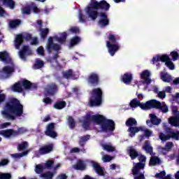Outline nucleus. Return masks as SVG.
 <instances>
[{
    "label": "nucleus",
    "instance_id": "obj_57",
    "mask_svg": "<svg viewBox=\"0 0 179 179\" xmlns=\"http://www.w3.org/2000/svg\"><path fill=\"white\" fill-rule=\"evenodd\" d=\"M69 31H71V33H73L75 34L79 33V29L76 27H72L70 29Z\"/></svg>",
    "mask_w": 179,
    "mask_h": 179
},
{
    "label": "nucleus",
    "instance_id": "obj_44",
    "mask_svg": "<svg viewBox=\"0 0 179 179\" xmlns=\"http://www.w3.org/2000/svg\"><path fill=\"white\" fill-rule=\"evenodd\" d=\"M78 43H80V38L78 36H76L71 40L70 47H73V45H76Z\"/></svg>",
    "mask_w": 179,
    "mask_h": 179
},
{
    "label": "nucleus",
    "instance_id": "obj_47",
    "mask_svg": "<svg viewBox=\"0 0 179 179\" xmlns=\"http://www.w3.org/2000/svg\"><path fill=\"white\" fill-rule=\"evenodd\" d=\"M44 166H43L41 164H37L35 167V172L36 173V174H41V173L44 171Z\"/></svg>",
    "mask_w": 179,
    "mask_h": 179
},
{
    "label": "nucleus",
    "instance_id": "obj_12",
    "mask_svg": "<svg viewBox=\"0 0 179 179\" xmlns=\"http://www.w3.org/2000/svg\"><path fill=\"white\" fill-rule=\"evenodd\" d=\"M146 105L149 106V110H150L151 108H158L162 111V113H164V114H166V113H169V106H167V105H166V103L164 102L161 103L156 99H152L148 101Z\"/></svg>",
    "mask_w": 179,
    "mask_h": 179
},
{
    "label": "nucleus",
    "instance_id": "obj_55",
    "mask_svg": "<svg viewBox=\"0 0 179 179\" xmlns=\"http://www.w3.org/2000/svg\"><path fill=\"white\" fill-rule=\"evenodd\" d=\"M102 160L104 163H107L108 162H111L112 160V158L110 156L108 155H103V158H102Z\"/></svg>",
    "mask_w": 179,
    "mask_h": 179
},
{
    "label": "nucleus",
    "instance_id": "obj_25",
    "mask_svg": "<svg viewBox=\"0 0 179 179\" xmlns=\"http://www.w3.org/2000/svg\"><path fill=\"white\" fill-rule=\"evenodd\" d=\"M45 135L50 138H57V133L54 131V123H51L47 127Z\"/></svg>",
    "mask_w": 179,
    "mask_h": 179
},
{
    "label": "nucleus",
    "instance_id": "obj_11",
    "mask_svg": "<svg viewBox=\"0 0 179 179\" xmlns=\"http://www.w3.org/2000/svg\"><path fill=\"white\" fill-rule=\"evenodd\" d=\"M101 96H103V92L100 88L94 89L90 99V106H100L101 104Z\"/></svg>",
    "mask_w": 179,
    "mask_h": 179
},
{
    "label": "nucleus",
    "instance_id": "obj_15",
    "mask_svg": "<svg viewBox=\"0 0 179 179\" xmlns=\"http://www.w3.org/2000/svg\"><path fill=\"white\" fill-rule=\"evenodd\" d=\"M23 40H27V41H29V40H31V35L27 33L16 35L15 37L14 43V45L16 50H19V48H20V45H22Z\"/></svg>",
    "mask_w": 179,
    "mask_h": 179
},
{
    "label": "nucleus",
    "instance_id": "obj_5",
    "mask_svg": "<svg viewBox=\"0 0 179 179\" xmlns=\"http://www.w3.org/2000/svg\"><path fill=\"white\" fill-rule=\"evenodd\" d=\"M128 153L132 160L135 158L138 157L139 162L136 164L132 169L134 179H145V163L146 162V157L140 155L138 151L135 150L134 147H130L128 150Z\"/></svg>",
    "mask_w": 179,
    "mask_h": 179
},
{
    "label": "nucleus",
    "instance_id": "obj_59",
    "mask_svg": "<svg viewBox=\"0 0 179 179\" xmlns=\"http://www.w3.org/2000/svg\"><path fill=\"white\" fill-rule=\"evenodd\" d=\"M38 44V39L37 38H33L31 41V45H37Z\"/></svg>",
    "mask_w": 179,
    "mask_h": 179
},
{
    "label": "nucleus",
    "instance_id": "obj_36",
    "mask_svg": "<svg viewBox=\"0 0 179 179\" xmlns=\"http://www.w3.org/2000/svg\"><path fill=\"white\" fill-rule=\"evenodd\" d=\"M43 66H44V62L40 59H36V63L33 66L34 69H40L41 68H43Z\"/></svg>",
    "mask_w": 179,
    "mask_h": 179
},
{
    "label": "nucleus",
    "instance_id": "obj_27",
    "mask_svg": "<svg viewBox=\"0 0 179 179\" xmlns=\"http://www.w3.org/2000/svg\"><path fill=\"white\" fill-rule=\"evenodd\" d=\"M63 78H65V79H73L75 80V79H78V78H79V75L73 76V71L72 69H69L66 72H63Z\"/></svg>",
    "mask_w": 179,
    "mask_h": 179
},
{
    "label": "nucleus",
    "instance_id": "obj_10",
    "mask_svg": "<svg viewBox=\"0 0 179 179\" xmlns=\"http://www.w3.org/2000/svg\"><path fill=\"white\" fill-rule=\"evenodd\" d=\"M36 85L31 84L29 80H24L22 81H20L18 83H16L13 87L12 90L13 92H17V93H22L23 92V90L25 89L26 90L32 89H36Z\"/></svg>",
    "mask_w": 179,
    "mask_h": 179
},
{
    "label": "nucleus",
    "instance_id": "obj_37",
    "mask_svg": "<svg viewBox=\"0 0 179 179\" xmlns=\"http://www.w3.org/2000/svg\"><path fill=\"white\" fill-rule=\"evenodd\" d=\"M29 155V150L24 151L21 153H15L11 155V157H13V159H20L21 157H23V156H27Z\"/></svg>",
    "mask_w": 179,
    "mask_h": 179
},
{
    "label": "nucleus",
    "instance_id": "obj_62",
    "mask_svg": "<svg viewBox=\"0 0 179 179\" xmlns=\"http://www.w3.org/2000/svg\"><path fill=\"white\" fill-rule=\"evenodd\" d=\"M10 125V122H5L1 124V128H8Z\"/></svg>",
    "mask_w": 179,
    "mask_h": 179
},
{
    "label": "nucleus",
    "instance_id": "obj_45",
    "mask_svg": "<svg viewBox=\"0 0 179 179\" xmlns=\"http://www.w3.org/2000/svg\"><path fill=\"white\" fill-rule=\"evenodd\" d=\"M27 132V129L24 127H20L17 129V131H15V136H19V135H22V134H26Z\"/></svg>",
    "mask_w": 179,
    "mask_h": 179
},
{
    "label": "nucleus",
    "instance_id": "obj_33",
    "mask_svg": "<svg viewBox=\"0 0 179 179\" xmlns=\"http://www.w3.org/2000/svg\"><path fill=\"white\" fill-rule=\"evenodd\" d=\"M76 170H85L86 169V163L83 160H78L77 164L74 166Z\"/></svg>",
    "mask_w": 179,
    "mask_h": 179
},
{
    "label": "nucleus",
    "instance_id": "obj_8",
    "mask_svg": "<svg viewBox=\"0 0 179 179\" xmlns=\"http://www.w3.org/2000/svg\"><path fill=\"white\" fill-rule=\"evenodd\" d=\"M108 37L109 41H106V46L110 55H111V57H114V55H115V52H117L121 48L120 44L116 43L117 41L120 40V36L110 33Z\"/></svg>",
    "mask_w": 179,
    "mask_h": 179
},
{
    "label": "nucleus",
    "instance_id": "obj_17",
    "mask_svg": "<svg viewBox=\"0 0 179 179\" xmlns=\"http://www.w3.org/2000/svg\"><path fill=\"white\" fill-rule=\"evenodd\" d=\"M53 149V144L43 145L41 147L38 151L35 152V155L36 156H43V155H48V153H51V152H52Z\"/></svg>",
    "mask_w": 179,
    "mask_h": 179
},
{
    "label": "nucleus",
    "instance_id": "obj_56",
    "mask_svg": "<svg viewBox=\"0 0 179 179\" xmlns=\"http://www.w3.org/2000/svg\"><path fill=\"white\" fill-rule=\"evenodd\" d=\"M1 93H2V90H0V104L1 103H3V101H5V99H6V95L5 94Z\"/></svg>",
    "mask_w": 179,
    "mask_h": 179
},
{
    "label": "nucleus",
    "instance_id": "obj_48",
    "mask_svg": "<svg viewBox=\"0 0 179 179\" xmlns=\"http://www.w3.org/2000/svg\"><path fill=\"white\" fill-rule=\"evenodd\" d=\"M52 166H54V161L48 160L46 163L44 164L43 167H45V169H48V170H51Z\"/></svg>",
    "mask_w": 179,
    "mask_h": 179
},
{
    "label": "nucleus",
    "instance_id": "obj_43",
    "mask_svg": "<svg viewBox=\"0 0 179 179\" xmlns=\"http://www.w3.org/2000/svg\"><path fill=\"white\" fill-rule=\"evenodd\" d=\"M19 24H20V20H15L10 21L9 23V26L10 29H15V27H17Z\"/></svg>",
    "mask_w": 179,
    "mask_h": 179
},
{
    "label": "nucleus",
    "instance_id": "obj_9",
    "mask_svg": "<svg viewBox=\"0 0 179 179\" xmlns=\"http://www.w3.org/2000/svg\"><path fill=\"white\" fill-rule=\"evenodd\" d=\"M138 125V122L134 117H129L126 121V127H129L127 131L129 133V136L130 138H134L138 132L142 131L143 127H136Z\"/></svg>",
    "mask_w": 179,
    "mask_h": 179
},
{
    "label": "nucleus",
    "instance_id": "obj_28",
    "mask_svg": "<svg viewBox=\"0 0 179 179\" xmlns=\"http://www.w3.org/2000/svg\"><path fill=\"white\" fill-rule=\"evenodd\" d=\"M143 149L146 153H149V155L153 156V148L150 146V141H146L143 145Z\"/></svg>",
    "mask_w": 179,
    "mask_h": 179
},
{
    "label": "nucleus",
    "instance_id": "obj_21",
    "mask_svg": "<svg viewBox=\"0 0 179 179\" xmlns=\"http://www.w3.org/2000/svg\"><path fill=\"white\" fill-rule=\"evenodd\" d=\"M30 9H33L34 13H38V12H40V10L37 8L36 3H31L29 6H26L22 8V13L24 15H30L31 12Z\"/></svg>",
    "mask_w": 179,
    "mask_h": 179
},
{
    "label": "nucleus",
    "instance_id": "obj_51",
    "mask_svg": "<svg viewBox=\"0 0 179 179\" xmlns=\"http://www.w3.org/2000/svg\"><path fill=\"white\" fill-rule=\"evenodd\" d=\"M155 177V178H163V177H166V171H162L160 173H156Z\"/></svg>",
    "mask_w": 179,
    "mask_h": 179
},
{
    "label": "nucleus",
    "instance_id": "obj_24",
    "mask_svg": "<svg viewBox=\"0 0 179 179\" xmlns=\"http://www.w3.org/2000/svg\"><path fill=\"white\" fill-rule=\"evenodd\" d=\"M91 164L99 176H106V170L100 166V164H97V162L94 161H91Z\"/></svg>",
    "mask_w": 179,
    "mask_h": 179
},
{
    "label": "nucleus",
    "instance_id": "obj_63",
    "mask_svg": "<svg viewBox=\"0 0 179 179\" xmlns=\"http://www.w3.org/2000/svg\"><path fill=\"white\" fill-rule=\"evenodd\" d=\"M173 100H178L179 99V92L176 93L174 95H172Z\"/></svg>",
    "mask_w": 179,
    "mask_h": 179
},
{
    "label": "nucleus",
    "instance_id": "obj_18",
    "mask_svg": "<svg viewBox=\"0 0 179 179\" xmlns=\"http://www.w3.org/2000/svg\"><path fill=\"white\" fill-rule=\"evenodd\" d=\"M147 104L148 102H146L145 103H141V101H139V100H138L137 99L131 100L129 103L131 108H136V107H140L142 110H149L150 105Z\"/></svg>",
    "mask_w": 179,
    "mask_h": 179
},
{
    "label": "nucleus",
    "instance_id": "obj_14",
    "mask_svg": "<svg viewBox=\"0 0 179 179\" xmlns=\"http://www.w3.org/2000/svg\"><path fill=\"white\" fill-rule=\"evenodd\" d=\"M168 134L166 135L164 133H159V139L162 142H166V141H169V139L172 138L175 139L176 141H178L179 139V131L174 130L173 129H169L167 130Z\"/></svg>",
    "mask_w": 179,
    "mask_h": 179
},
{
    "label": "nucleus",
    "instance_id": "obj_58",
    "mask_svg": "<svg viewBox=\"0 0 179 179\" xmlns=\"http://www.w3.org/2000/svg\"><path fill=\"white\" fill-rule=\"evenodd\" d=\"M43 103H45V105L47 106V105L51 104V103H52V99H51L48 97H46V98L43 99Z\"/></svg>",
    "mask_w": 179,
    "mask_h": 179
},
{
    "label": "nucleus",
    "instance_id": "obj_4",
    "mask_svg": "<svg viewBox=\"0 0 179 179\" xmlns=\"http://www.w3.org/2000/svg\"><path fill=\"white\" fill-rule=\"evenodd\" d=\"M1 114L6 120L13 121L16 117H24L23 114V105L16 99H11L3 108Z\"/></svg>",
    "mask_w": 179,
    "mask_h": 179
},
{
    "label": "nucleus",
    "instance_id": "obj_22",
    "mask_svg": "<svg viewBox=\"0 0 179 179\" xmlns=\"http://www.w3.org/2000/svg\"><path fill=\"white\" fill-rule=\"evenodd\" d=\"M32 52L27 45L23 46L22 50L19 51V57L22 61H26V55H31Z\"/></svg>",
    "mask_w": 179,
    "mask_h": 179
},
{
    "label": "nucleus",
    "instance_id": "obj_61",
    "mask_svg": "<svg viewBox=\"0 0 179 179\" xmlns=\"http://www.w3.org/2000/svg\"><path fill=\"white\" fill-rule=\"evenodd\" d=\"M5 15H6V12L5 10H3V8H2V7L0 6V17H3V16H5Z\"/></svg>",
    "mask_w": 179,
    "mask_h": 179
},
{
    "label": "nucleus",
    "instance_id": "obj_13",
    "mask_svg": "<svg viewBox=\"0 0 179 179\" xmlns=\"http://www.w3.org/2000/svg\"><path fill=\"white\" fill-rule=\"evenodd\" d=\"M159 61H161L162 62H165V65L171 71H174V69H176V66L174 65V63H173L171 59H170L169 55H157L152 58V64H155V62H159Z\"/></svg>",
    "mask_w": 179,
    "mask_h": 179
},
{
    "label": "nucleus",
    "instance_id": "obj_35",
    "mask_svg": "<svg viewBox=\"0 0 179 179\" xmlns=\"http://www.w3.org/2000/svg\"><path fill=\"white\" fill-rule=\"evenodd\" d=\"M90 139V135H86V136L80 137V141H79L80 146L83 148V146H85V143H86V142H87V141Z\"/></svg>",
    "mask_w": 179,
    "mask_h": 179
},
{
    "label": "nucleus",
    "instance_id": "obj_23",
    "mask_svg": "<svg viewBox=\"0 0 179 179\" xmlns=\"http://www.w3.org/2000/svg\"><path fill=\"white\" fill-rule=\"evenodd\" d=\"M173 142H167L165 145V148H163L162 146H158V152L159 153H162V155H167L169 152V150H171V148H173Z\"/></svg>",
    "mask_w": 179,
    "mask_h": 179
},
{
    "label": "nucleus",
    "instance_id": "obj_52",
    "mask_svg": "<svg viewBox=\"0 0 179 179\" xmlns=\"http://www.w3.org/2000/svg\"><path fill=\"white\" fill-rule=\"evenodd\" d=\"M171 56L172 57V61H177L178 59L179 55L177 52H171Z\"/></svg>",
    "mask_w": 179,
    "mask_h": 179
},
{
    "label": "nucleus",
    "instance_id": "obj_30",
    "mask_svg": "<svg viewBox=\"0 0 179 179\" xmlns=\"http://www.w3.org/2000/svg\"><path fill=\"white\" fill-rule=\"evenodd\" d=\"M88 82L91 83V85H97V83H99V75L92 73L89 77Z\"/></svg>",
    "mask_w": 179,
    "mask_h": 179
},
{
    "label": "nucleus",
    "instance_id": "obj_60",
    "mask_svg": "<svg viewBox=\"0 0 179 179\" xmlns=\"http://www.w3.org/2000/svg\"><path fill=\"white\" fill-rule=\"evenodd\" d=\"M9 163V161L8 159H2L0 162V167L2 166H6Z\"/></svg>",
    "mask_w": 179,
    "mask_h": 179
},
{
    "label": "nucleus",
    "instance_id": "obj_29",
    "mask_svg": "<svg viewBox=\"0 0 179 179\" xmlns=\"http://www.w3.org/2000/svg\"><path fill=\"white\" fill-rule=\"evenodd\" d=\"M140 127H143V130H140L143 132H144V135H141L140 136V141H143V139L145 138V136H146V138H150V136L151 135H153V131H150V129H146V127H143V126H140Z\"/></svg>",
    "mask_w": 179,
    "mask_h": 179
},
{
    "label": "nucleus",
    "instance_id": "obj_26",
    "mask_svg": "<svg viewBox=\"0 0 179 179\" xmlns=\"http://www.w3.org/2000/svg\"><path fill=\"white\" fill-rule=\"evenodd\" d=\"M0 135L3 136L4 138H9L12 136H16L15 133V130L13 129H6L0 131Z\"/></svg>",
    "mask_w": 179,
    "mask_h": 179
},
{
    "label": "nucleus",
    "instance_id": "obj_53",
    "mask_svg": "<svg viewBox=\"0 0 179 179\" xmlns=\"http://www.w3.org/2000/svg\"><path fill=\"white\" fill-rule=\"evenodd\" d=\"M11 177L10 173H0V179H10Z\"/></svg>",
    "mask_w": 179,
    "mask_h": 179
},
{
    "label": "nucleus",
    "instance_id": "obj_64",
    "mask_svg": "<svg viewBox=\"0 0 179 179\" xmlns=\"http://www.w3.org/2000/svg\"><path fill=\"white\" fill-rule=\"evenodd\" d=\"M56 179H66V174L61 175L58 176Z\"/></svg>",
    "mask_w": 179,
    "mask_h": 179
},
{
    "label": "nucleus",
    "instance_id": "obj_1",
    "mask_svg": "<svg viewBox=\"0 0 179 179\" xmlns=\"http://www.w3.org/2000/svg\"><path fill=\"white\" fill-rule=\"evenodd\" d=\"M108 9H110V4L107 1L102 0L98 2L97 0H91L89 5L85 8L86 14L83 13L82 10H78V20L80 23H87L89 19L94 22L99 16V26L101 27H106V26H108L110 20L107 14L101 13L100 10L107 12Z\"/></svg>",
    "mask_w": 179,
    "mask_h": 179
},
{
    "label": "nucleus",
    "instance_id": "obj_49",
    "mask_svg": "<svg viewBox=\"0 0 179 179\" xmlns=\"http://www.w3.org/2000/svg\"><path fill=\"white\" fill-rule=\"evenodd\" d=\"M41 31V38H45V37H47V35L48 34L50 29H48V28L46 29H40Z\"/></svg>",
    "mask_w": 179,
    "mask_h": 179
},
{
    "label": "nucleus",
    "instance_id": "obj_16",
    "mask_svg": "<svg viewBox=\"0 0 179 179\" xmlns=\"http://www.w3.org/2000/svg\"><path fill=\"white\" fill-rule=\"evenodd\" d=\"M173 117L169 119V122L172 127L179 128V111L176 106H172Z\"/></svg>",
    "mask_w": 179,
    "mask_h": 179
},
{
    "label": "nucleus",
    "instance_id": "obj_41",
    "mask_svg": "<svg viewBox=\"0 0 179 179\" xmlns=\"http://www.w3.org/2000/svg\"><path fill=\"white\" fill-rule=\"evenodd\" d=\"M27 148H29V143L27 141H24L17 145V150L20 151L26 150Z\"/></svg>",
    "mask_w": 179,
    "mask_h": 179
},
{
    "label": "nucleus",
    "instance_id": "obj_40",
    "mask_svg": "<svg viewBox=\"0 0 179 179\" xmlns=\"http://www.w3.org/2000/svg\"><path fill=\"white\" fill-rule=\"evenodd\" d=\"M40 177L43 179H52V177H54V173L52 172L48 171L46 173H42Z\"/></svg>",
    "mask_w": 179,
    "mask_h": 179
},
{
    "label": "nucleus",
    "instance_id": "obj_32",
    "mask_svg": "<svg viewBox=\"0 0 179 179\" xmlns=\"http://www.w3.org/2000/svg\"><path fill=\"white\" fill-rule=\"evenodd\" d=\"M161 79H162V80H163V82H165L166 83H170V82H171V80H173L171 76H170L167 73H164V72L161 73Z\"/></svg>",
    "mask_w": 179,
    "mask_h": 179
},
{
    "label": "nucleus",
    "instance_id": "obj_50",
    "mask_svg": "<svg viewBox=\"0 0 179 179\" xmlns=\"http://www.w3.org/2000/svg\"><path fill=\"white\" fill-rule=\"evenodd\" d=\"M36 52L38 55H41V57H44L45 53H44V48L43 46H40L39 48H37Z\"/></svg>",
    "mask_w": 179,
    "mask_h": 179
},
{
    "label": "nucleus",
    "instance_id": "obj_42",
    "mask_svg": "<svg viewBox=\"0 0 179 179\" xmlns=\"http://www.w3.org/2000/svg\"><path fill=\"white\" fill-rule=\"evenodd\" d=\"M102 147L103 150H106L107 152H114L115 150V148L110 144H102Z\"/></svg>",
    "mask_w": 179,
    "mask_h": 179
},
{
    "label": "nucleus",
    "instance_id": "obj_39",
    "mask_svg": "<svg viewBox=\"0 0 179 179\" xmlns=\"http://www.w3.org/2000/svg\"><path fill=\"white\" fill-rule=\"evenodd\" d=\"M65 106H66V103L65 101H59L55 104L54 107L57 110H62V108H64Z\"/></svg>",
    "mask_w": 179,
    "mask_h": 179
},
{
    "label": "nucleus",
    "instance_id": "obj_2",
    "mask_svg": "<svg viewBox=\"0 0 179 179\" xmlns=\"http://www.w3.org/2000/svg\"><path fill=\"white\" fill-rule=\"evenodd\" d=\"M83 127L84 129H89L92 123L99 125L100 129L98 132H105L108 134L107 136H111L114 129H115V123L113 120H108L101 115H91L90 114L86 115L83 117Z\"/></svg>",
    "mask_w": 179,
    "mask_h": 179
},
{
    "label": "nucleus",
    "instance_id": "obj_19",
    "mask_svg": "<svg viewBox=\"0 0 179 179\" xmlns=\"http://www.w3.org/2000/svg\"><path fill=\"white\" fill-rule=\"evenodd\" d=\"M58 92V87L55 83H51L47 85L45 89L46 96H54V94Z\"/></svg>",
    "mask_w": 179,
    "mask_h": 179
},
{
    "label": "nucleus",
    "instance_id": "obj_34",
    "mask_svg": "<svg viewBox=\"0 0 179 179\" xmlns=\"http://www.w3.org/2000/svg\"><path fill=\"white\" fill-rule=\"evenodd\" d=\"M162 163V160L159 159L157 157H152L150 160V166H157V164H160Z\"/></svg>",
    "mask_w": 179,
    "mask_h": 179
},
{
    "label": "nucleus",
    "instance_id": "obj_20",
    "mask_svg": "<svg viewBox=\"0 0 179 179\" xmlns=\"http://www.w3.org/2000/svg\"><path fill=\"white\" fill-rule=\"evenodd\" d=\"M150 120H148L146 121L147 125L152 128L153 125H159L162 122V120L159 119L156 115L151 113L150 114Z\"/></svg>",
    "mask_w": 179,
    "mask_h": 179
},
{
    "label": "nucleus",
    "instance_id": "obj_6",
    "mask_svg": "<svg viewBox=\"0 0 179 179\" xmlns=\"http://www.w3.org/2000/svg\"><path fill=\"white\" fill-rule=\"evenodd\" d=\"M0 61L4 64H8V66H4L3 70L0 71V78L6 79L15 72V64H13L8 52H0Z\"/></svg>",
    "mask_w": 179,
    "mask_h": 179
},
{
    "label": "nucleus",
    "instance_id": "obj_7",
    "mask_svg": "<svg viewBox=\"0 0 179 179\" xmlns=\"http://www.w3.org/2000/svg\"><path fill=\"white\" fill-rule=\"evenodd\" d=\"M141 81L138 83V86H143V90L147 92H154L156 94L159 92V87L157 85L150 86L152 83V79H150V71L145 70L141 73Z\"/></svg>",
    "mask_w": 179,
    "mask_h": 179
},
{
    "label": "nucleus",
    "instance_id": "obj_38",
    "mask_svg": "<svg viewBox=\"0 0 179 179\" xmlns=\"http://www.w3.org/2000/svg\"><path fill=\"white\" fill-rule=\"evenodd\" d=\"M3 5L10 8V9H13L15 8V1L13 0H3Z\"/></svg>",
    "mask_w": 179,
    "mask_h": 179
},
{
    "label": "nucleus",
    "instance_id": "obj_46",
    "mask_svg": "<svg viewBox=\"0 0 179 179\" xmlns=\"http://www.w3.org/2000/svg\"><path fill=\"white\" fill-rule=\"evenodd\" d=\"M68 124H69V127L71 128V129H73V128H75L76 122H75V120H73V117H71V116L69 117Z\"/></svg>",
    "mask_w": 179,
    "mask_h": 179
},
{
    "label": "nucleus",
    "instance_id": "obj_3",
    "mask_svg": "<svg viewBox=\"0 0 179 179\" xmlns=\"http://www.w3.org/2000/svg\"><path fill=\"white\" fill-rule=\"evenodd\" d=\"M66 32H63L62 34H59V35L55 36L53 37H50L48 38V42L47 45V50L48 52L50 54L51 51H55L56 54L52 57H49L48 59V62H50L51 64V66L55 68V69H57V71H59L62 68V66L58 63V61L57 59L58 58V51L61 50V45L54 43V41H57L59 43V44H62L63 43H65L66 41Z\"/></svg>",
    "mask_w": 179,
    "mask_h": 179
},
{
    "label": "nucleus",
    "instance_id": "obj_31",
    "mask_svg": "<svg viewBox=\"0 0 179 179\" xmlns=\"http://www.w3.org/2000/svg\"><path fill=\"white\" fill-rule=\"evenodd\" d=\"M122 80L125 85H129L132 80V74L131 73H126L123 75Z\"/></svg>",
    "mask_w": 179,
    "mask_h": 179
},
{
    "label": "nucleus",
    "instance_id": "obj_54",
    "mask_svg": "<svg viewBox=\"0 0 179 179\" xmlns=\"http://www.w3.org/2000/svg\"><path fill=\"white\" fill-rule=\"evenodd\" d=\"M157 94V97H159V99H162V100H163V99H166V92L165 91H160Z\"/></svg>",
    "mask_w": 179,
    "mask_h": 179
}]
</instances>
